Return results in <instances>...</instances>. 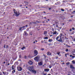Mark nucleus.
Here are the masks:
<instances>
[{
    "mask_svg": "<svg viewBox=\"0 0 75 75\" xmlns=\"http://www.w3.org/2000/svg\"><path fill=\"white\" fill-rule=\"evenodd\" d=\"M16 75H18V72H16Z\"/></svg>",
    "mask_w": 75,
    "mask_h": 75,
    "instance_id": "obj_33",
    "label": "nucleus"
},
{
    "mask_svg": "<svg viewBox=\"0 0 75 75\" xmlns=\"http://www.w3.org/2000/svg\"><path fill=\"white\" fill-rule=\"evenodd\" d=\"M44 39V40H47V39H48V37H45Z\"/></svg>",
    "mask_w": 75,
    "mask_h": 75,
    "instance_id": "obj_19",
    "label": "nucleus"
},
{
    "mask_svg": "<svg viewBox=\"0 0 75 75\" xmlns=\"http://www.w3.org/2000/svg\"><path fill=\"white\" fill-rule=\"evenodd\" d=\"M33 57H31V56H29V58H33Z\"/></svg>",
    "mask_w": 75,
    "mask_h": 75,
    "instance_id": "obj_32",
    "label": "nucleus"
},
{
    "mask_svg": "<svg viewBox=\"0 0 75 75\" xmlns=\"http://www.w3.org/2000/svg\"><path fill=\"white\" fill-rule=\"evenodd\" d=\"M22 28H22V27H21L19 29V30H21V29H22Z\"/></svg>",
    "mask_w": 75,
    "mask_h": 75,
    "instance_id": "obj_29",
    "label": "nucleus"
},
{
    "mask_svg": "<svg viewBox=\"0 0 75 75\" xmlns=\"http://www.w3.org/2000/svg\"><path fill=\"white\" fill-rule=\"evenodd\" d=\"M42 64L43 63L42 62H40L38 63V65H40V66H41L42 65Z\"/></svg>",
    "mask_w": 75,
    "mask_h": 75,
    "instance_id": "obj_9",
    "label": "nucleus"
},
{
    "mask_svg": "<svg viewBox=\"0 0 75 75\" xmlns=\"http://www.w3.org/2000/svg\"><path fill=\"white\" fill-rule=\"evenodd\" d=\"M38 52L36 50H35L34 51V56L35 57V56H37V55H38Z\"/></svg>",
    "mask_w": 75,
    "mask_h": 75,
    "instance_id": "obj_3",
    "label": "nucleus"
},
{
    "mask_svg": "<svg viewBox=\"0 0 75 75\" xmlns=\"http://www.w3.org/2000/svg\"><path fill=\"white\" fill-rule=\"evenodd\" d=\"M73 55H74V56H75V54H73Z\"/></svg>",
    "mask_w": 75,
    "mask_h": 75,
    "instance_id": "obj_62",
    "label": "nucleus"
},
{
    "mask_svg": "<svg viewBox=\"0 0 75 75\" xmlns=\"http://www.w3.org/2000/svg\"><path fill=\"white\" fill-rule=\"evenodd\" d=\"M25 48V47H22L21 49V50H24V48Z\"/></svg>",
    "mask_w": 75,
    "mask_h": 75,
    "instance_id": "obj_16",
    "label": "nucleus"
},
{
    "mask_svg": "<svg viewBox=\"0 0 75 75\" xmlns=\"http://www.w3.org/2000/svg\"><path fill=\"white\" fill-rule=\"evenodd\" d=\"M70 68H71V69H75V67H73V66H72V64L70 65Z\"/></svg>",
    "mask_w": 75,
    "mask_h": 75,
    "instance_id": "obj_11",
    "label": "nucleus"
},
{
    "mask_svg": "<svg viewBox=\"0 0 75 75\" xmlns=\"http://www.w3.org/2000/svg\"><path fill=\"white\" fill-rule=\"evenodd\" d=\"M16 59H17V58H15V59H14L13 60L14 61V60H16Z\"/></svg>",
    "mask_w": 75,
    "mask_h": 75,
    "instance_id": "obj_51",
    "label": "nucleus"
},
{
    "mask_svg": "<svg viewBox=\"0 0 75 75\" xmlns=\"http://www.w3.org/2000/svg\"><path fill=\"white\" fill-rule=\"evenodd\" d=\"M68 51H69V50H68V49H66V52H68Z\"/></svg>",
    "mask_w": 75,
    "mask_h": 75,
    "instance_id": "obj_27",
    "label": "nucleus"
},
{
    "mask_svg": "<svg viewBox=\"0 0 75 75\" xmlns=\"http://www.w3.org/2000/svg\"><path fill=\"white\" fill-rule=\"evenodd\" d=\"M67 47H71V46H67Z\"/></svg>",
    "mask_w": 75,
    "mask_h": 75,
    "instance_id": "obj_53",
    "label": "nucleus"
},
{
    "mask_svg": "<svg viewBox=\"0 0 75 75\" xmlns=\"http://www.w3.org/2000/svg\"><path fill=\"white\" fill-rule=\"evenodd\" d=\"M62 34H63L62 33H60V35L56 37V40L59 42H62Z\"/></svg>",
    "mask_w": 75,
    "mask_h": 75,
    "instance_id": "obj_1",
    "label": "nucleus"
},
{
    "mask_svg": "<svg viewBox=\"0 0 75 75\" xmlns=\"http://www.w3.org/2000/svg\"><path fill=\"white\" fill-rule=\"evenodd\" d=\"M43 56H44L45 58H46L47 56H46V55L45 54H43Z\"/></svg>",
    "mask_w": 75,
    "mask_h": 75,
    "instance_id": "obj_26",
    "label": "nucleus"
},
{
    "mask_svg": "<svg viewBox=\"0 0 75 75\" xmlns=\"http://www.w3.org/2000/svg\"><path fill=\"white\" fill-rule=\"evenodd\" d=\"M75 56H72V58H75Z\"/></svg>",
    "mask_w": 75,
    "mask_h": 75,
    "instance_id": "obj_45",
    "label": "nucleus"
},
{
    "mask_svg": "<svg viewBox=\"0 0 75 75\" xmlns=\"http://www.w3.org/2000/svg\"><path fill=\"white\" fill-rule=\"evenodd\" d=\"M75 33V32H73L72 33V34H74V33Z\"/></svg>",
    "mask_w": 75,
    "mask_h": 75,
    "instance_id": "obj_50",
    "label": "nucleus"
},
{
    "mask_svg": "<svg viewBox=\"0 0 75 75\" xmlns=\"http://www.w3.org/2000/svg\"><path fill=\"white\" fill-rule=\"evenodd\" d=\"M41 51H44V48H41Z\"/></svg>",
    "mask_w": 75,
    "mask_h": 75,
    "instance_id": "obj_25",
    "label": "nucleus"
},
{
    "mask_svg": "<svg viewBox=\"0 0 75 75\" xmlns=\"http://www.w3.org/2000/svg\"><path fill=\"white\" fill-rule=\"evenodd\" d=\"M70 57H72V56L71 54L70 55Z\"/></svg>",
    "mask_w": 75,
    "mask_h": 75,
    "instance_id": "obj_56",
    "label": "nucleus"
},
{
    "mask_svg": "<svg viewBox=\"0 0 75 75\" xmlns=\"http://www.w3.org/2000/svg\"><path fill=\"white\" fill-rule=\"evenodd\" d=\"M43 13H45V14L46 13V12H45V11H44L43 12Z\"/></svg>",
    "mask_w": 75,
    "mask_h": 75,
    "instance_id": "obj_58",
    "label": "nucleus"
},
{
    "mask_svg": "<svg viewBox=\"0 0 75 75\" xmlns=\"http://www.w3.org/2000/svg\"><path fill=\"white\" fill-rule=\"evenodd\" d=\"M57 34V31H55L54 32H53V35H54V34Z\"/></svg>",
    "mask_w": 75,
    "mask_h": 75,
    "instance_id": "obj_14",
    "label": "nucleus"
},
{
    "mask_svg": "<svg viewBox=\"0 0 75 75\" xmlns=\"http://www.w3.org/2000/svg\"><path fill=\"white\" fill-rule=\"evenodd\" d=\"M44 70L45 72H48L50 71V69H44Z\"/></svg>",
    "mask_w": 75,
    "mask_h": 75,
    "instance_id": "obj_10",
    "label": "nucleus"
},
{
    "mask_svg": "<svg viewBox=\"0 0 75 75\" xmlns=\"http://www.w3.org/2000/svg\"><path fill=\"white\" fill-rule=\"evenodd\" d=\"M13 11L14 12H16V10L15 9H13Z\"/></svg>",
    "mask_w": 75,
    "mask_h": 75,
    "instance_id": "obj_46",
    "label": "nucleus"
},
{
    "mask_svg": "<svg viewBox=\"0 0 75 75\" xmlns=\"http://www.w3.org/2000/svg\"><path fill=\"white\" fill-rule=\"evenodd\" d=\"M61 52H59L58 53L57 52V54H58V55H59V54H60Z\"/></svg>",
    "mask_w": 75,
    "mask_h": 75,
    "instance_id": "obj_30",
    "label": "nucleus"
},
{
    "mask_svg": "<svg viewBox=\"0 0 75 75\" xmlns=\"http://www.w3.org/2000/svg\"><path fill=\"white\" fill-rule=\"evenodd\" d=\"M28 27V25H25V26H24L22 27V28H25V27Z\"/></svg>",
    "mask_w": 75,
    "mask_h": 75,
    "instance_id": "obj_20",
    "label": "nucleus"
},
{
    "mask_svg": "<svg viewBox=\"0 0 75 75\" xmlns=\"http://www.w3.org/2000/svg\"><path fill=\"white\" fill-rule=\"evenodd\" d=\"M64 9L62 8L61 9V11H64Z\"/></svg>",
    "mask_w": 75,
    "mask_h": 75,
    "instance_id": "obj_24",
    "label": "nucleus"
},
{
    "mask_svg": "<svg viewBox=\"0 0 75 75\" xmlns=\"http://www.w3.org/2000/svg\"><path fill=\"white\" fill-rule=\"evenodd\" d=\"M41 43H43V42H44V41H43V40H42L41 41Z\"/></svg>",
    "mask_w": 75,
    "mask_h": 75,
    "instance_id": "obj_43",
    "label": "nucleus"
},
{
    "mask_svg": "<svg viewBox=\"0 0 75 75\" xmlns=\"http://www.w3.org/2000/svg\"><path fill=\"white\" fill-rule=\"evenodd\" d=\"M69 31H72V29H70Z\"/></svg>",
    "mask_w": 75,
    "mask_h": 75,
    "instance_id": "obj_47",
    "label": "nucleus"
},
{
    "mask_svg": "<svg viewBox=\"0 0 75 75\" xmlns=\"http://www.w3.org/2000/svg\"><path fill=\"white\" fill-rule=\"evenodd\" d=\"M20 6L22 7V5H21V4L20 5Z\"/></svg>",
    "mask_w": 75,
    "mask_h": 75,
    "instance_id": "obj_55",
    "label": "nucleus"
},
{
    "mask_svg": "<svg viewBox=\"0 0 75 75\" xmlns=\"http://www.w3.org/2000/svg\"><path fill=\"white\" fill-rule=\"evenodd\" d=\"M69 64H70V63H69V62H68L66 63V65H69Z\"/></svg>",
    "mask_w": 75,
    "mask_h": 75,
    "instance_id": "obj_22",
    "label": "nucleus"
},
{
    "mask_svg": "<svg viewBox=\"0 0 75 75\" xmlns=\"http://www.w3.org/2000/svg\"><path fill=\"white\" fill-rule=\"evenodd\" d=\"M69 21H72V20H69Z\"/></svg>",
    "mask_w": 75,
    "mask_h": 75,
    "instance_id": "obj_57",
    "label": "nucleus"
},
{
    "mask_svg": "<svg viewBox=\"0 0 75 75\" xmlns=\"http://www.w3.org/2000/svg\"><path fill=\"white\" fill-rule=\"evenodd\" d=\"M24 33L25 35H28V34H27V32H26V31H25Z\"/></svg>",
    "mask_w": 75,
    "mask_h": 75,
    "instance_id": "obj_13",
    "label": "nucleus"
},
{
    "mask_svg": "<svg viewBox=\"0 0 75 75\" xmlns=\"http://www.w3.org/2000/svg\"><path fill=\"white\" fill-rule=\"evenodd\" d=\"M38 59H39V57L38 56H37L34 58V60H35L37 61H38Z\"/></svg>",
    "mask_w": 75,
    "mask_h": 75,
    "instance_id": "obj_5",
    "label": "nucleus"
},
{
    "mask_svg": "<svg viewBox=\"0 0 75 75\" xmlns=\"http://www.w3.org/2000/svg\"><path fill=\"white\" fill-rule=\"evenodd\" d=\"M5 63H6V62H4V64H5Z\"/></svg>",
    "mask_w": 75,
    "mask_h": 75,
    "instance_id": "obj_63",
    "label": "nucleus"
},
{
    "mask_svg": "<svg viewBox=\"0 0 75 75\" xmlns=\"http://www.w3.org/2000/svg\"><path fill=\"white\" fill-rule=\"evenodd\" d=\"M57 57L58 56H57V57H55V59H56L58 58V57Z\"/></svg>",
    "mask_w": 75,
    "mask_h": 75,
    "instance_id": "obj_31",
    "label": "nucleus"
},
{
    "mask_svg": "<svg viewBox=\"0 0 75 75\" xmlns=\"http://www.w3.org/2000/svg\"><path fill=\"white\" fill-rule=\"evenodd\" d=\"M72 62L73 63H75V61L74 60H73L72 61Z\"/></svg>",
    "mask_w": 75,
    "mask_h": 75,
    "instance_id": "obj_41",
    "label": "nucleus"
},
{
    "mask_svg": "<svg viewBox=\"0 0 75 75\" xmlns=\"http://www.w3.org/2000/svg\"><path fill=\"white\" fill-rule=\"evenodd\" d=\"M13 67H14V65H12V66L11 68L12 69V70H14L15 69Z\"/></svg>",
    "mask_w": 75,
    "mask_h": 75,
    "instance_id": "obj_15",
    "label": "nucleus"
},
{
    "mask_svg": "<svg viewBox=\"0 0 75 75\" xmlns=\"http://www.w3.org/2000/svg\"><path fill=\"white\" fill-rule=\"evenodd\" d=\"M73 13H75V10L74 11H73Z\"/></svg>",
    "mask_w": 75,
    "mask_h": 75,
    "instance_id": "obj_60",
    "label": "nucleus"
},
{
    "mask_svg": "<svg viewBox=\"0 0 75 75\" xmlns=\"http://www.w3.org/2000/svg\"><path fill=\"white\" fill-rule=\"evenodd\" d=\"M56 27H58V28H59V27H58V25H56Z\"/></svg>",
    "mask_w": 75,
    "mask_h": 75,
    "instance_id": "obj_44",
    "label": "nucleus"
},
{
    "mask_svg": "<svg viewBox=\"0 0 75 75\" xmlns=\"http://www.w3.org/2000/svg\"><path fill=\"white\" fill-rule=\"evenodd\" d=\"M19 58H21V55H20L19 56Z\"/></svg>",
    "mask_w": 75,
    "mask_h": 75,
    "instance_id": "obj_42",
    "label": "nucleus"
},
{
    "mask_svg": "<svg viewBox=\"0 0 75 75\" xmlns=\"http://www.w3.org/2000/svg\"><path fill=\"white\" fill-rule=\"evenodd\" d=\"M0 75H2V73H1V74H0Z\"/></svg>",
    "mask_w": 75,
    "mask_h": 75,
    "instance_id": "obj_61",
    "label": "nucleus"
},
{
    "mask_svg": "<svg viewBox=\"0 0 75 75\" xmlns=\"http://www.w3.org/2000/svg\"><path fill=\"white\" fill-rule=\"evenodd\" d=\"M28 69L31 72L32 71H33V69H34V67H33V66H31L28 67Z\"/></svg>",
    "mask_w": 75,
    "mask_h": 75,
    "instance_id": "obj_2",
    "label": "nucleus"
},
{
    "mask_svg": "<svg viewBox=\"0 0 75 75\" xmlns=\"http://www.w3.org/2000/svg\"><path fill=\"white\" fill-rule=\"evenodd\" d=\"M4 48H6V45H4Z\"/></svg>",
    "mask_w": 75,
    "mask_h": 75,
    "instance_id": "obj_39",
    "label": "nucleus"
},
{
    "mask_svg": "<svg viewBox=\"0 0 75 75\" xmlns=\"http://www.w3.org/2000/svg\"><path fill=\"white\" fill-rule=\"evenodd\" d=\"M35 41L36 42H38V41H37V40H35Z\"/></svg>",
    "mask_w": 75,
    "mask_h": 75,
    "instance_id": "obj_52",
    "label": "nucleus"
},
{
    "mask_svg": "<svg viewBox=\"0 0 75 75\" xmlns=\"http://www.w3.org/2000/svg\"><path fill=\"white\" fill-rule=\"evenodd\" d=\"M67 54H65V56L66 57H67Z\"/></svg>",
    "mask_w": 75,
    "mask_h": 75,
    "instance_id": "obj_37",
    "label": "nucleus"
},
{
    "mask_svg": "<svg viewBox=\"0 0 75 75\" xmlns=\"http://www.w3.org/2000/svg\"><path fill=\"white\" fill-rule=\"evenodd\" d=\"M51 67H52V66H51L49 67L50 68H51Z\"/></svg>",
    "mask_w": 75,
    "mask_h": 75,
    "instance_id": "obj_54",
    "label": "nucleus"
},
{
    "mask_svg": "<svg viewBox=\"0 0 75 75\" xmlns=\"http://www.w3.org/2000/svg\"><path fill=\"white\" fill-rule=\"evenodd\" d=\"M72 30H75L74 28V27L72 28Z\"/></svg>",
    "mask_w": 75,
    "mask_h": 75,
    "instance_id": "obj_40",
    "label": "nucleus"
},
{
    "mask_svg": "<svg viewBox=\"0 0 75 75\" xmlns=\"http://www.w3.org/2000/svg\"><path fill=\"white\" fill-rule=\"evenodd\" d=\"M24 58L25 59H27V56L25 55L24 56Z\"/></svg>",
    "mask_w": 75,
    "mask_h": 75,
    "instance_id": "obj_28",
    "label": "nucleus"
},
{
    "mask_svg": "<svg viewBox=\"0 0 75 75\" xmlns=\"http://www.w3.org/2000/svg\"><path fill=\"white\" fill-rule=\"evenodd\" d=\"M45 61H48V59H46V58H45Z\"/></svg>",
    "mask_w": 75,
    "mask_h": 75,
    "instance_id": "obj_38",
    "label": "nucleus"
},
{
    "mask_svg": "<svg viewBox=\"0 0 75 75\" xmlns=\"http://www.w3.org/2000/svg\"><path fill=\"white\" fill-rule=\"evenodd\" d=\"M47 55L48 56L51 55V53L50 52H47Z\"/></svg>",
    "mask_w": 75,
    "mask_h": 75,
    "instance_id": "obj_12",
    "label": "nucleus"
},
{
    "mask_svg": "<svg viewBox=\"0 0 75 75\" xmlns=\"http://www.w3.org/2000/svg\"><path fill=\"white\" fill-rule=\"evenodd\" d=\"M14 13L15 14V15L16 17H17L19 15H20V14L18 13L17 12H14Z\"/></svg>",
    "mask_w": 75,
    "mask_h": 75,
    "instance_id": "obj_8",
    "label": "nucleus"
},
{
    "mask_svg": "<svg viewBox=\"0 0 75 75\" xmlns=\"http://www.w3.org/2000/svg\"><path fill=\"white\" fill-rule=\"evenodd\" d=\"M47 34V32L45 31L44 32V34Z\"/></svg>",
    "mask_w": 75,
    "mask_h": 75,
    "instance_id": "obj_21",
    "label": "nucleus"
},
{
    "mask_svg": "<svg viewBox=\"0 0 75 75\" xmlns=\"http://www.w3.org/2000/svg\"><path fill=\"white\" fill-rule=\"evenodd\" d=\"M28 63L29 64V65H33V62H32L31 60H30L29 61Z\"/></svg>",
    "mask_w": 75,
    "mask_h": 75,
    "instance_id": "obj_6",
    "label": "nucleus"
},
{
    "mask_svg": "<svg viewBox=\"0 0 75 75\" xmlns=\"http://www.w3.org/2000/svg\"><path fill=\"white\" fill-rule=\"evenodd\" d=\"M52 30V31H54V29L53 28H51Z\"/></svg>",
    "mask_w": 75,
    "mask_h": 75,
    "instance_id": "obj_23",
    "label": "nucleus"
},
{
    "mask_svg": "<svg viewBox=\"0 0 75 75\" xmlns=\"http://www.w3.org/2000/svg\"><path fill=\"white\" fill-rule=\"evenodd\" d=\"M73 41H75V39H74V40H73Z\"/></svg>",
    "mask_w": 75,
    "mask_h": 75,
    "instance_id": "obj_64",
    "label": "nucleus"
},
{
    "mask_svg": "<svg viewBox=\"0 0 75 75\" xmlns=\"http://www.w3.org/2000/svg\"><path fill=\"white\" fill-rule=\"evenodd\" d=\"M59 3H60L59 2H57V4H59Z\"/></svg>",
    "mask_w": 75,
    "mask_h": 75,
    "instance_id": "obj_35",
    "label": "nucleus"
},
{
    "mask_svg": "<svg viewBox=\"0 0 75 75\" xmlns=\"http://www.w3.org/2000/svg\"><path fill=\"white\" fill-rule=\"evenodd\" d=\"M17 69L18 71H21L23 69V68L21 67H18Z\"/></svg>",
    "mask_w": 75,
    "mask_h": 75,
    "instance_id": "obj_4",
    "label": "nucleus"
},
{
    "mask_svg": "<svg viewBox=\"0 0 75 75\" xmlns=\"http://www.w3.org/2000/svg\"><path fill=\"white\" fill-rule=\"evenodd\" d=\"M51 8H52L50 7L49 8V10H51Z\"/></svg>",
    "mask_w": 75,
    "mask_h": 75,
    "instance_id": "obj_36",
    "label": "nucleus"
},
{
    "mask_svg": "<svg viewBox=\"0 0 75 75\" xmlns=\"http://www.w3.org/2000/svg\"><path fill=\"white\" fill-rule=\"evenodd\" d=\"M10 65V63H8V65Z\"/></svg>",
    "mask_w": 75,
    "mask_h": 75,
    "instance_id": "obj_59",
    "label": "nucleus"
},
{
    "mask_svg": "<svg viewBox=\"0 0 75 75\" xmlns=\"http://www.w3.org/2000/svg\"><path fill=\"white\" fill-rule=\"evenodd\" d=\"M49 42H52V39H49Z\"/></svg>",
    "mask_w": 75,
    "mask_h": 75,
    "instance_id": "obj_18",
    "label": "nucleus"
},
{
    "mask_svg": "<svg viewBox=\"0 0 75 75\" xmlns=\"http://www.w3.org/2000/svg\"><path fill=\"white\" fill-rule=\"evenodd\" d=\"M63 3H65V1H64V0H63Z\"/></svg>",
    "mask_w": 75,
    "mask_h": 75,
    "instance_id": "obj_49",
    "label": "nucleus"
},
{
    "mask_svg": "<svg viewBox=\"0 0 75 75\" xmlns=\"http://www.w3.org/2000/svg\"><path fill=\"white\" fill-rule=\"evenodd\" d=\"M31 72H32V73H33V74H35L37 72V71L33 69Z\"/></svg>",
    "mask_w": 75,
    "mask_h": 75,
    "instance_id": "obj_7",
    "label": "nucleus"
},
{
    "mask_svg": "<svg viewBox=\"0 0 75 75\" xmlns=\"http://www.w3.org/2000/svg\"><path fill=\"white\" fill-rule=\"evenodd\" d=\"M6 48H8V45H7L6 46Z\"/></svg>",
    "mask_w": 75,
    "mask_h": 75,
    "instance_id": "obj_34",
    "label": "nucleus"
},
{
    "mask_svg": "<svg viewBox=\"0 0 75 75\" xmlns=\"http://www.w3.org/2000/svg\"><path fill=\"white\" fill-rule=\"evenodd\" d=\"M36 22H37V23H40V22L39 21H36Z\"/></svg>",
    "mask_w": 75,
    "mask_h": 75,
    "instance_id": "obj_48",
    "label": "nucleus"
},
{
    "mask_svg": "<svg viewBox=\"0 0 75 75\" xmlns=\"http://www.w3.org/2000/svg\"><path fill=\"white\" fill-rule=\"evenodd\" d=\"M15 72H16V70H13L12 71V73H15Z\"/></svg>",
    "mask_w": 75,
    "mask_h": 75,
    "instance_id": "obj_17",
    "label": "nucleus"
}]
</instances>
